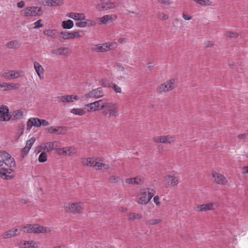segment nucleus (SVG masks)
<instances>
[{"label":"nucleus","instance_id":"nucleus-63","mask_svg":"<svg viewBox=\"0 0 248 248\" xmlns=\"http://www.w3.org/2000/svg\"><path fill=\"white\" fill-rule=\"evenodd\" d=\"M6 83H0V90L1 91H6V86L4 85Z\"/></svg>","mask_w":248,"mask_h":248},{"label":"nucleus","instance_id":"nucleus-54","mask_svg":"<svg viewBox=\"0 0 248 248\" xmlns=\"http://www.w3.org/2000/svg\"><path fill=\"white\" fill-rule=\"evenodd\" d=\"M157 2L160 4L170 5V0H157Z\"/></svg>","mask_w":248,"mask_h":248},{"label":"nucleus","instance_id":"nucleus-1","mask_svg":"<svg viewBox=\"0 0 248 248\" xmlns=\"http://www.w3.org/2000/svg\"><path fill=\"white\" fill-rule=\"evenodd\" d=\"M23 116V112L20 110L14 111L12 115L9 114V109L7 106L1 105L0 107V121H6L10 119H18Z\"/></svg>","mask_w":248,"mask_h":248},{"label":"nucleus","instance_id":"nucleus-51","mask_svg":"<svg viewBox=\"0 0 248 248\" xmlns=\"http://www.w3.org/2000/svg\"><path fill=\"white\" fill-rule=\"evenodd\" d=\"M158 17L162 20H166L169 18V16L163 13H159L157 15Z\"/></svg>","mask_w":248,"mask_h":248},{"label":"nucleus","instance_id":"nucleus-9","mask_svg":"<svg viewBox=\"0 0 248 248\" xmlns=\"http://www.w3.org/2000/svg\"><path fill=\"white\" fill-rule=\"evenodd\" d=\"M35 141V138L34 137H32L27 141L26 146L21 150L20 157L23 158L27 155Z\"/></svg>","mask_w":248,"mask_h":248},{"label":"nucleus","instance_id":"nucleus-11","mask_svg":"<svg viewBox=\"0 0 248 248\" xmlns=\"http://www.w3.org/2000/svg\"><path fill=\"white\" fill-rule=\"evenodd\" d=\"M163 182L168 186L173 187L178 185L179 180L175 176L168 175L164 178Z\"/></svg>","mask_w":248,"mask_h":248},{"label":"nucleus","instance_id":"nucleus-2","mask_svg":"<svg viewBox=\"0 0 248 248\" xmlns=\"http://www.w3.org/2000/svg\"><path fill=\"white\" fill-rule=\"evenodd\" d=\"M64 209L66 212L73 213L74 214L79 213L82 211L83 208L81 206V203H73L69 202L64 204Z\"/></svg>","mask_w":248,"mask_h":248},{"label":"nucleus","instance_id":"nucleus-43","mask_svg":"<svg viewBox=\"0 0 248 248\" xmlns=\"http://www.w3.org/2000/svg\"><path fill=\"white\" fill-rule=\"evenodd\" d=\"M86 108L88 111H96V106L94 102L86 105Z\"/></svg>","mask_w":248,"mask_h":248},{"label":"nucleus","instance_id":"nucleus-60","mask_svg":"<svg viewBox=\"0 0 248 248\" xmlns=\"http://www.w3.org/2000/svg\"><path fill=\"white\" fill-rule=\"evenodd\" d=\"M154 201L157 205H159L160 202H159V198L158 196H155L154 198Z\"/></svg>","mask_w":248,"mask_h":248},{"label":"nucleus","instance_id":"nucleus-4","mask_svg":"<svg viewBox=\"0 0 248 248\" xmlns=\"http://www.w3.org/2000/svg\"><path fill=\"white\" fill-rule=\"evenodd\" d=\"M4 163V161L0 160V178L4 180H11L14 177L12 174L13 170L11 169L1 167Z\"/></svg>","mask_w":248,"mask_h":248},{"label":"nucleus","instance_id":"nucleus-17","mask_svg":"<svg viewBox=\"0 0 248 248\" xmlns=\"http://www.w3.org/2000/svg\"><path fill=\"white\" fill-rule=\"evenodd\" d=\"M111 44H103L96 45L93 48V50L95 52H105L110 49Z\"/></svg>","mask_w":248,"mask_h":248},{"label":"nucleus","instance_id":"nucleus-24","mask_svg":"<svg viewBox=\"0 0 248 248\" xmlns=\"http://www.w3.org/2000/svg\"><path fill=\"white\" fill-rule=\"evenodd\" d=\"M18 230L16 228H12L7 232H5L3 234V238H10L12 236H16V232Z\"/></svg>","mask_w":248,"mask_h":248},{"label":"nucleus","instance_id":"nucleus-35","mask_svg":"<svg viewBox=\"0 0 248 248\" xmlns=\"http://www.w3.org/2000/svg\"><path fill=\"white\" fill-rule=\"evenodd\" d=\"M21 229L24 232L32 233V225L27 224L21 227Z\"/></svg>","mask_w":248,"mask_h":248},{"label":"nucleus","instance_id":"nucleus-34","mask_svg":"<svg viewBox=\"0 0 248 248\" xmlns=\"http://www.w3.org/2000/svg\"><path fill=\"white\" fill-rule=\"evenodd\" d=\"M129 220H134L135 219H139L142 218V216L140 214H137L135 213H130L128 215Z\"/></svg>","mask_w":248,"mask_h":248},{"label":"nucleus","instance_id":"nucleus-55","mask_svg":"<svg viewBox=\"0 0 248 248\" xmlns=\"http://www.w3.org/2000/svg\"><path fill=\"white\" fill-rule=\"evenodd\" d=\"M40 126L42 125L44 126L48 125L49 124L48 121H47L46 120H44V119H40Z\"/></svg>","mask_w":248,"mask_h":248},{"label":"nucleus","instance_id":"nucleus-64","mask_svg":"<svg viewBox=\"0 0 248 248\" xmlns=\"http://www.w3.org/2000/svg\"><path fill=\"white\" fill-rule=\"evenodd\" d=\"M214 45V43L212 41H207L205 43V46L206 47H211Z\"/></svg>","mask_w":248,"mask_h":248},{"label":"nucleus","instance_id":"nucleus-20","mask_svg":"<svg viewBox=\"0 0 248 248\" xmlns=\"http://www.w3.org/2000/svg\"><path fill=\"white\" fill-rule=\"evenodd\" d=\"M43 33L53 39H59L60 37V32L56 30H46L43 31Z\"/></svg>","mask_w":248,"mask_h":248},{"label":"nucleus","instance_id":"nucleus-6","mask_svg":"<svg viewBox=\"0 0 248 248\" xmlns=\"http://www.w3.org/2000/svg\"><path fill=\"white\" fill-rule=\"evenodd\" d=\"M0 156L2 158V161H4V163L6 165L10 167L16 166L14 158L12 157L11 155L6 151H0Z\"/></svg>","mask_w":248,"mask_h":248},{"label":"nucleus","instance_id":"nucleus-16","mask_svg":"<svg viewBox=\"0 0 248 248\" xmlns=\"http://www.w3.org/2000/svg\"><path fill=\"white\" fill-rule=\"evenodd\" d=\"M212 174L217 184L224 185L227 182V180L223 175L216 171H213Z\"/></svg>","mask_w":248,"mask_h":248},{"label":"nucleus","instance_id":"nucleus-12","mask_svg":"<svg viewBox=\"0 0 248 248\" xmlns=\"http://www.w3.org/2000/svg\"><path fill=\"white\" fill-rule=\"evenodd\" d=\"M104 95L103 90L102 88L99 87L97 89L93 90L89 93L86 94L85 96L86 98H99Z\"/></svg>","mask_w":248,"mask_h":248},{"label":"nucleus","instance_id":"nucleus-19","mask_svg":"<svg viewBox=\"0 0 248 248\" xmlns=\"http://www.w3.org/2000/svg\"><path fill=\"white\" fill-rule=\"evenodd\" d=\"M70 50L68 47H60L55 50H53L51 53L54 54H59L60 55H68L70 53Z\"/></svg>","mask_w":248,"mask_h":248},{"label":"nucleus","instance_id":"nucleus-44","mask_svg":"<svg viewBox=\"0 0 248 248\" xmlns=\"http://www.w3.org/2000/svg\"><path fill=\"white\" fill-rule=\"evenodd\" d=\"M143 190L147 192L148 196L149 197L150 200L154 196L155 193V190L152 188H147L144 189Z\"/></svg>","mask_w":248,"mask_h":248},{"label":"nucleus","instance_id":"nucleus-33","mask_svg":"<svg viewBox=\"0 0 248 248\" xmlns=\"http://www.w3.org/2000/svg\"><path fill=\"white\" fill-rule=\"evenodd\" d=\"M62 26L64 29H70L74 26V22L70 19L63 21L62 23Z\"/></svg>","mask_w":248,"mask_h":248},{"label":"nucleus","instance_id":"nucleus-52","mask_svg":"<svg viewBox=\"0 0 248 248\" xmlns=\"http://www.w3.org/2000/svg\"><path fill=\"white\" fill-rule=\"evenodd\" d=\"M67 155L71 156L72 154L75 153L74 149L72 147H66Z\"/></svg>","mask_w":248,"mask_h":248},{"label":"nucleus","instance_id":"nucleus-39","mask_svg":"<svg viewBox=\"0 0 248 248\" xmlns=\"http://www.w3.org/2000/svg\"><path fill=\"white\" fill-rule=\"evenodd\" d=\"M14 71H9L7 72L3 73L1 76L6 79H10L13 78Z\"/></svg>","mask_w":248,"mask_h":248},{"label":"nucleus","instance_id":"nucleus-31","mask_svg":"<svg viewBox=\"0 0 248 248\" xmlns=\"http://www.w3.org/2000/svg\"><path fill=\"white\" fill-rule=\"evenodd\" d=\"M100 24H106L108 22H112V16L105 15L98 19Z\"/></svg>","mask_w":248,"mask_h":248},{"label":"nucleus","instance_id":"nucleus-47","mask_svg":"<svg viewBox=\"0 0 248 248\" xmlns=\"http://www.w3.org/2000/svg\"><path fill=\"white\" fill-rule=\"evenodd\" d=\"M226 35L230 38H237L239 34L238 33L235 32H232L230 31H227L226 32Z\"/></svg>","mask_w":248,"mask_h":248},{"label":"nucleus","instance_id":"nucleus-27","mask_svg":"<svg viewBox=\"0 0 248 248\" xmlns=\"http://www.w3.org/2000/svg\"><path fill=\"white\" fill-rule=\"evenodd\" d=\"M47 5L50 6H60L63 4V0H46Z\"/></svg>","mask_w":248,"mask_h":248},{"label":"nucleus","instance_id":"nucleus-25","mask_svg":"<svg viewBox=\"0 0 248 248\" xmlns=\"http://www.w3.org/2000/svg\"><path fill=\"white\" fill-rule=\"evenodd\" d=\"M6 46L9 48L16 49L19 48L20 45L17 40H15L7 43Z\"/></svg>","mask_w":248,"mask_h":248},{"label":"nucleus","instance_id":"nucleus-28","mask_svg":"<svg viewBox=\"0 0 248 248\" xmlns=\"http://www.w3.org/2000/svg\"><path fill=\"white\" fill-rule=\"evenodd\" d=\"M60 35L59 40L62 42L61 38L63 40H68L73 39L72 32L61 31L60 32Z\"/></svg>","mask_w":248,"mask_h":248},{"label":"nucleus","instance_id":"nucleus-10","mask_svg":"<svg viewBox=\"0 0 248 248\" xmlns=\"http://www.w3.org/2000/svg\"><path fill=\"white\" fill-rule=\"evenodd\" d=\"M116 7L115 3L111 1L102 2L96 5V8L99 11H106L113 9Z\"/></svg>","mask_w":248,"mask_h":248},{"label":"nucleus","instance_id":"nucleus-29","mask_svg":"<svg viewBox=\"0 0 248 248\" xmlns=\"http://www.w3.org/2000/svg\"><path fill=\"white\" fill-rule=\"evenodd\" d=\"M47 131L50 133H55L56 134H60L62 133V127L61 126H51L47 128Z\"/></svg>","mask_w":248,"mask_h":248},{"label":"nucleus","instance_id":"nucleus-23","mask_svg":"<svg viewBox=\"0 0 248 248\" xmlns=\"http://www.w3.org/2000/svg\"><path fill=\"white\" fill-rule=\"evenodd\" d=\"M198 210L201 211H205L214 209V205L213 203H208L198 205L197 206Z\"/></svg>","mask_w":248,"mask_h":248},{"label":"nucleus","instance_id":"nucleus-13","mask_svg":"<svg viewBox=\"0 0 248 248\" xmlns=\"http://www.w3.org/2000/svg\"><path fill=\"white\" fill-rule=\"evenodd\" d=\"M150 201L147 192L143 189L140 191V197L137 198L136 201L140 204H146Z\"/></svg>","mask_w":248,"mask_h":248},{"label":"nucleus","instance_id":"nucleus-42","mask_svg":"<svg viewBox=\"0 0 248 248\" xmlns=\"http://www.w3.org/2000/svg\"><path fill=\"white\" fill-rule=\"evenodd\" d=\"M140 179L137 177L133 178H129L125 180V182L128 184H139V181H140Z\"/></svg>","mask_w":248,"mask_h":248},{"label":"nucleus","instance_id":"nucleus-48","mask_svg":"<svg viewBox=\"0 0 248 248\" xmlns=\"http://www.w3.org/2000/svg\"><path fill=\"white\" fill-rule=\"evenodd\" d=\"M110 88H112L117 93H121L122 92L121 88L118 85L112 82Z\"/></svg>","mask_w":248,"mask_h":248},{"label":"nucleus","instance_id":"nucleus-56","mask_svg":"<svg viewBox=\"0 0 248 248\" xmlns=\"http://www.w3.org/2000/svg\"><path fill=\"white\" fill-rule=\"evenodd\" d=\"M86 23H87V26H94L96 24V22L95 21L89 19H87Z\"/></svg>","mask_w":248,"mask_h":248},{"label":"nucleus","instance_id":"nucleus-62","mask_svg":"<svg viewBox=\"0 0 248 248\" xmlns=\"http://www.w3.org/2000/svg\"><path fill=\"white\" fill-rule=\"evenodd\" d=\"M183 17L186 20H189L192 18L191 16L186 15L184 13H183Z\"/></svg>","mask_w":248,"mask_h":248},{"label":"nucleus","instance_id":"nucleus-59","mask_svg":"<svg viewBox=\"0 0 248 248\" xmlns=\"http://www.w3.org/2000/svg\"><path fill=\"white\" fill-rule=\"evenodd\" d=\"M72 34H73L72 37L73 39H74L75 38H79L81 37L82 36L79 34V32H71Z\"/></svg>","mask_w":248,"mask_h":248},{"label":"nucleus","instance_id":"nucleus-41","mask_svg":"<svg viewBox=\"0 0 248 248\" xmlns=\"http://www.w3.org/2000/svg\"><path fill=\"white\" fill-rule=\"evenodd\" d=\"M100 84L104 87L110 88L112 82H109L106 78L102 79L99 82Z\"/></svg>","mask_w":248,"mask_h":248},{"label":"nucleus","instance_id":"nucleus-45","mask_svg":"<svg viewBox=\"0 0 248 248\" xmlns=\"http://www.w3.org/2000/svg\"><path fill=\"white\" fill-rule=\"evenodd\" d=\"M96 167H97V170H108V166L106 164L101 163L97 162Z\"/></svg>","mask_w":248,"mask_h":248},{"label":"nucleus","instance_id":"nucleus-37","mask_svg":"<svg viewBox=\"0 0 248 248\" xmlns=\"http://www.w3.org/2000/svg\"><path fill=\"white\" fill-rule=\"evenodd\" d=\"M47 155L45 152H42L38 157V161L40 163H43L47 160Z\"/></svg>","mask_w":248,"mask_h":248},{"label":"nucleus","instance_id":"nucleus-36","mask_svg":"<svg viewBox=\"0 0 248 248\" xmlns=\"http://www.w3.org/2000/svg\"><path fill=\"white\" fill-rule=\"evenodd\" d=\"M71 112L76 115L81 116L85 113V111L82 108H73L71 110Z\"/></svg>","mask_w":248,"mask_h":248},{"label":"nucleus","instance_id":"nucleus-30","mask_svg":"<svg viewBox=\"0 0 248 248\" xmlns=\"http://www.w3.org/2000/svg\"><path fill=\"white\" fill-rule=\"evenodd\" d=\"M34 67L35 70L36 72L37 73L38 76L40 78H41V74H43L44 69L42 66L38 62H34Z\"/></svg>","mask_w":248,"mask_h":248},{"label":"nucleus","instance_id":"nucleus-50","mask_svg":"<svg viewBox=\"0 0 248 248\" xmlns=\"http://www.w3.org/2000/svg\"><path fill=\"white\" fill-rule=\"evenodd\" d=\"M75 25L77 27L83 28L87 26V23H86V21H82V20H81L80 22H76Z\"/></svg>","mask_w":248,"mask_h":248},{"label":"nucleus","instance_id":"nucleus-14","mask_svg":"<svg viewBox=\"0 0 248 248\" xmlns=\"http://www.w3.org/2000/svg\"><path fill=\"white\" fill-rule=\"evenodd\" d=\"M58 101L63 103L66 102H73V100H78L79 97L77 95H67L63 96H60L57 97Z\"/></svg>","mask_w":248,"mask_h":248},{"label":"nucleus","instance_id":"nucleus-61","mask_svg":"<svg viewBox=\"0 0 248 248\" xmlns=\"http://www.w3.org/2000/svg\"><path fill=\"white\" fill-rule=\"evenodd\" d=\"M50 232H51V230H50L48 228L43 227V229H41V233H46Z\"/></svg>","mask_w":248,"mask_h":248},{"label":"nucleus","instance_id":"nucleus-38","mask_svg":"<svg viewBox=\"0 0 248 248\" xmlns=\"http://www.w3.org/2000/svg\"><path fill=\"white\" fill-rule=\"evenodd\" d=\"M162 220L160 219H152L146 221L147 225H154L160 223Z\"/></svg>","mask_w":248,"mask_h":248},{"label":"nucleus","instance_id":"nucleus-18","mask_svg":"<svg viewBox=\"0 0 248 248\" xmlns=\"http://www.w3.org/2000/svg\"><path fill=\"white\" fill-rule=\"evenodd\" d=\"M32 126L35 127H40V119L38 118H31L29 119L27 124V129L30 130Z\"/></svg>","mask_w":248,"mask_h":248},{"label":"nucleus","instance_id":"nucleus-3","mask_svg":"<svg viewBox=\"0 0 248 248\" xmlns=\"http://www.w3.org/2000/svg\"><path fill=\"white\" fill-rule=\"evenodd\" d=\"M103 114L107 115L109 113V116H116L118 115V108L117 104L110 102H108L106 104V108L103 111Z\"/></svg>","mask_w":248,"mask_h":248},{"label":"nucleus","instance_id":"nucleus-58","mask_svg":"<svg viewBox=\"0 0 248 248\" xmlns=\"http://www.w3.org/2000/svg\"><path fill=\"white\" fill-rule=\"evenodd\" d=\"M20 72H15V71H14V73H13V78H16L21 77L22 75L20 74Z\"/></svg>","mask_w":248,"mask_h":248},{"label":"nucleus","instance_id":"nucleus-8","mask_svg":"<svg viewBox=\"0 0 248 248\" xmlns=\"http://www.w3.org/2000/svg\"><path fill=\"white\" fill-rule=\"evenodd\" d=\"M154 141L156 143H171L175 142L174 136L168 135L166 136H157L154 138Z\"/></svg>","mask_w":248,"mask_h":248},{"label":"nucleus","instance_id":"nucleus-21","mask_svg":"<svg viewBox=\"0 0 248 248\" xmlns=\"http://www.w3.org/2000/svg\"><path fill=\"white\" fill-rule=\"evenodd\" d=\"M96 160L97 158L88 157L83 159L82 163L83 165L96 167L97 163Z\"/></svg>","mask_w":248,"mask_h":248},{"label":"nucleus","instance_id":"nucleus-32","mask_svg":"<svg viewBox=\"0 0 248 248\" xmlns=\"http://www.w3.org/2000/svg\"><path fill=\"white\" fill-rule=\"evenodd\" d=\"M56 142H48L44 144L43 147L44 150H46V152L49 153L51 152L54 149V144Z\"/></svg>","mask_w":248,"mask_h":248},{"label":"nucleus","instance_id":"nucleus-15","mask_svg":"<svg viewBox=\"0 0 248 248\" xmlns=\"http://www.w3.org/2000/svg\"><path fill=\"white\" fill-rule=\"evenodd\" d=\"M19 247L20 248H37L39 247V243H35L33 241H22Z\"/></svg>","mask_w":248,"mask_h":248},{"label":"nucleus","instance_id":"nucleus-7","mask_svg":"<svg viewBox=\"0 0 248 248\" xmlns=\"http://www.w3.org/2000/svg\"><path fill=\"white\" fill-rule=\"evenodd\" d=\"M42 13L41 8L37 6L29 7L24 10L25 16H40Z\"/></svg>","mask_w":248,"mask_h":248},{"label":"nucleus","instance_id":"nucleus-5","mask_svg":"<svg viewBox=\"0 0 248 248\" xmlns=\"http://www.w3.org/2000/svg\"><path fill=\"white\" fill-rule=\"evenodd\" d=\"M175 79L172 78L164 84H161L156 89L158 93L169 92L174 88Z\"/></svg>","mask_w":248,"mask_h":248},{"label":"nucleus","instance_id":"nucleus-46","mask_svg":"<svg viewBox=\"0 0 248 248\" xmlns=\"http://www.w3.org/2000/svg\"><path fill=\"white\" fill-rule=\"evenodd\" d=\"M108 180L110 183H115L118 182L120 181V178L119 176L112 175L109 177Z\"/></svg>","mask_w":248,"mask_h":248},{"label":"nucleus","instance_id":"nucleus-49","mask_svg":"<svg viewBox=\"0 0 248 248\" xmlns=\"http://www.w3.org/2000/svg\"><path fill=\"white\" fill-rule=\"evenodd\" d=\"M24 125H23V124L22 123H20L19 124V126H18V138H19L20 136H21L24 133Z\"/></svg>","mask_w":248,"mask_h":248},{"label":"nucleus","instance_id":"nucleus-40","mask_svg":"<svg viewBox=\"0 0 248 248\" xmlns=\"http://www.w3.org/2000/svg\"><path fill=\"white\" fill-rule=\"evenodd\" d=\"M41 229H43V226H40L37 224L32 225V233H41Z\"/></svg>","mask_w":248,"mask_h":248},{"label":"nucleus","instance_id":"nucleus-26","mask_svg":"<svg viewBox=\"0 0 248 248\" xmlns=\"http://www.w3.org/2000/svg\"><path fill=\"white\" fill-rule=\"evenodd\" d=\"M107 103V102L104 100H99L98 101H95L94 104H95L96 110L105 109L106 108V104Z\"/></svg>","mask_w":248,"mask_h":248},{"label":"nucleus","instance_id":"nucleus-53","mask_svg":"<svg viewBox=\"0 0 248 248\" xmlns=\"http://www.w3.org/2000/svg\"><path fill=\"white\" fill-rule=\"evenodd\" d=\"M41 20L39 19L34 23V29H38L43 26V24L41 23Z\"/></svg>","mask_w":248,"mask_h":248},{"label":"nucleus","instance_id":"nucleus-22","mask_svg":"<svg viewBox=\"0 0 248 248\" xmlns=\"http://www.w3.org/2000/svg\"><path fill=\"white\" fill-rule=\"evenodd\" d=\"M67 16L75 20L81 21L85 19V16L83 13H75L71 12L67 14Z\"/></svg>","mask_w":248,"mask_h":248},{"label":"nucleus","instance_id":"nucleus-57","mask_svg":"<svg viewBox=\"0 0 248 248\" xmlns=\"http://www.w3.org/2000/svg\"><path fill=\"white\" fill-rule=\"evenodd\" d=\"M67 151L66 150V148H63L62 149H59V154L62 155H67Z\"/></svg>","mask_w":248,"mask_h":248}]
</instances>
